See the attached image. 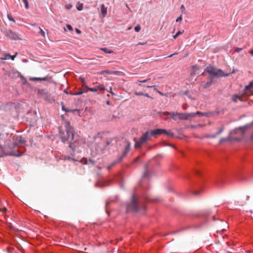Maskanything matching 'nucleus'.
Returning a JSON list of instances; mask_svg holds the SVG:
<instances>
[{
    "mask_svg": "<svg viewBox=\"0 0 253 253\" xmlns=\"http://www.w3.org/2000/svg\"><path fill=\"white\" fill-rule=\"evenodd\" d=\"M64 126L66 129V133L61 132V131H60L62 141L64 142L69 141L70 142V148L72 149H74L76 146V145L72 142L75 137L74 128L70 125L68 121H65L64 122Z\"/></svg>",
    "mask_w": 253,
    "mask_h": 253,
    "instance_id": "f257e3e1",
    "label": "nucleus"
},
{
    "mask_svg": "<svg viewBox=\"0 0 253 253\" xmlns=\"http://www.w3.org/2000/svg\"><path fill=\"white\" fill-rule=\"evenodd\" d=\"M145 210V207L134 196H132L130 201L126 204V212H140Z\"/></svg>",
    "mask_w": 253,
    "mask_h": 253,
    "instance_id": "f03ea898",
    "label": "nucleus"
},
{
    "mask_svg": "<svg viewBox=\"0 0 253 253\" xmlns=\"http://www.w3.org/2000/svg\"><path fill=\"white\" fill-rule=\"evenodd\" d=\"M206 113L197 111L196 113H180L177 112H171V118L174 121L190 120L191 118L195 117L196 115L204 116Z\"/></svg>",
    "mask_w": 253,
    "mask_h": 253,
    "instance_id": "7ed1b4c3",
    "label": "nucleus"
},
{
    "mask_svg": "<svg viewBox=\"0 0 253 253\" xmlns=\"http://www.w3.org/2000/svg\"><path fill=\"white\" fill-rule=\"evenodd\" d=\"M205 72L208 73L213 77H219L226 76L228 75L224 74L223 71L221 69H217L211 66H208L205 70Z\"/></svg>",
    "mask_w": 253,
    "mask_h": 253,
    "instance_id": "20e7f679",
    "label": "nucleus"
},
{
    "mask_svg": "<svg viewBox=\"0 0 253 253\" xmlns=\"http://www.w3.org/2000/svg\"><path fill=\"white\" fill-rule=\"evenodd\" d=\"M6 155L20 157L22 155V154L19 153L18 150L8 152L6 150V147L4 148L1 145H0V157H2Z\"/></svg>",
    "mask_w": 253,
    "mask_h": 253,
    "instance_id": "39448f33",
    "label": "nucleus"
},
{
    "mask_svg": "<svg viewBox=\"0 0 253 253\" xmlns=\"http://www.w3.org/2000/svg\"><path fill=\"white\" fill-rule=\"evenodd\" d=\"M4 34L6 37L12 40H20L19 35L15 32L11 30H8L4 32Z\"/></svg>",
    "mask_w": 253,
    "mask_h": 253,
    "instance_id": "423d86ee",
    "label": "nucleus"
},
{
    "mask_svg": "<svg viewBox=\"0 0 253 253\" xmlns=\"http://www.w3.org/2000/svg\"><path fill=\"white\" fill-rule=\"evenodd\" d=\"M38 93L40 95L44 100L47 101L50 100V95L43 89H39Z\"/></svg>",
    "mask_w": 253,
    "mask_h": 253,
    "instance_id": "0eeeda50",
    "label": "nucleus"
},
{
    "mask_svg": "<svg viewBox=\"0 0 253 253\" xmlns=\"http://www.w3.org/2000/svg\"><path fill=\"white\" fill-rule=\"evenodd\" d=\"M253 87V82H251L250 84L245 87L244 90V94L246 95L249 96L253 94L252 88Z\"/></svg>",
    "mask_w": 253,
    "mask_h": 253,
    "instance_id": "6e6552de",
    "label": "nucleus"
},
{
    "mask_svg": "<svg viewBox=\"0 0 253 253\" xmlns=\"http://www.w3.org/2000/svg\"><path fill=\"white\" fill-rule=\"evenodd\" d=\"M25 143V139L21 136H17L15 138V141L12 144V147H15L20 144H24Z\"/></svg>",
    "mask_w": 253,
    "mask_h": 253,
    "instance_id": "1a4fd4ad",
    "label": "nucleus"
},
{
    "mask_svg": "<svg viewBox=\"0 0 253 253\" xmlns=\"http://www.w3.org/2000/svg\"><path fill=\"white\" fill-rule=\"evenodd\" d=\"M223 130H224V127H222L215 134H212V135H210V134L205 135L203 136L202 137H201V139L204 138H214L216 137V136L217 135L220 134L223 131Z\"/></svg>",
    "mask_w": 253,
    "mask_h": 253,
    "instance_id": "9d476101",
    "label": "nucleus"
},
{
    "mask_svg": "<svg viewBox=\"0 0 253 253\" xmlns=\"http://www.w3.org/2000/svg\"><path fill=\"white\" fill-rule=\"evenodd\" d=\"M152 134L150 131H146L140 138L141 142L145 143L147 140L150 139Z\"/></svg>",
    "mask_w": 253,
    "mask_h": 253,
    "instance_id": "9b49d317",
    "label": "nucleus"
},
{
    "mask_svg": "<svg viewBox=\"0 0 253 253\" xmlns=\"http://www.w3.org/2000/svg\"><path fill=\"white\" fill-rule=\"evenodd\" d=\"M109 141H107V142H103L102 143H101L99 144V146H98L97 151L98 152H101L107 146L109 145Z\"/></svg>",
    "mask_w": 253,
    "mask_h": 253,
    "instance_id": "f8f14e48",
    "label": "nucleus"
},
{
    "mask_svg": "<svg viewBox=\"0 0 253 253\" xmlns=\"http://www.w3.org/2000/svg\"><path fill=\"white\" fill-rule=\"evenodd\" d=\"M150 132L152 136H153L164 133V132H166V130L164 129H156L151 130Z\"/></svg>",
    "mask_w": 253,
    "mask_h": 253,
    "instance_id": "ddd939ff",
    "label": "nucleus"
},
{
    "mask_svg": "<svg viewBox=\"0 0 253 253\" xmlns=\"http://www.w3.org/2000/svg\"><path fill=\"white\" fill-rule=\"evenodd\" d=\"M199 67L197 65H194L191 67V71L190 73L191 76H195L197 73V72L199 70Z\"/></svg>",
    "mask_w": 253,
    "mask_h": 253,
    "instance_id": "4468645a",
    "label": "nucleus"
},
{
    "mask_svg": "<svg viewBox=\"0 0 253 253\" xmlns=\"http://www.w3.org/2000/svg\"><path fill=\"white\" fill-rule=\"evenodd\" d=\"M100 12L102 15V17L104 18L107 14V7H105L103 4L101 5Z\"/></svg>",
    "mask_w": 253,
    "mask_h": 253,
    "instance_id": "2eb2a0df",
    "label": "nucleus"
},
{
    "mask_svg": "<svg viewBox=\"0 0 253 253\" xmlns=\"http://www.w3.org/2000/svg\"><path fill=\"white\" fill-rule=\"evenodd\" d=\"M130 144L128 142L127 143V145L126 146L125 150L123 152L122 156L120 158V161H121L122 159H123V158L127 154V153L129 152V151L130 150Z\"/></svg>",
    "mask_w": 253,
    "mask_h": 253,
    "instance_id": "dca6fc26",
    "label": "nucleus"
},
{
    "mask_svg": "<svg viewBox=\"0 0 253 253\" xmlns=\"http://www.w3.org/2000/svg\"><path fill=\"white\" fill-rule=\"evenodd\" d=\"M49 78L48 77H45L44 78H37V77H33L30 78V80L32 81H45L48 80Z\"/></svg>",
    "mask_w": 253,
    "mask_h": 253,
    "instance_id": "f3484780",
    "label": "nucleus"
},
{
    "mask_svg": "<svg viewBox=\"0 0 253 253\" xmlns=\"http://www.w3.org/2000/svg\"><path fill=\"white\" fill-rule=\"evenodd\" d=\"M232 133V132H230V133H229V135L226 137V138H222L220 139L219 140V142L220 143H222L224 141H232L233 140V139H232L231 137H230V134ZM234 140H238L239 139H237V138H234Z\"/></svg>",
    "mask_w": 253,
    "mask_h": 253,
    "instance_id": "a211bd4d",
    "label": "nucleus"
},
{
    "mask_svg": "<svg viewBox=\"0 0 253 253\" xmlns=\"http://www.w3.org/2000/svg\"><path fill=\"white\" fill-rule=\"evenodd\" d=\"M232 100L234 102H236L238 100H240L241 101H243L242 96L241 95H239L238 94H234L233 96L232 97Z\"/></svg>",
    "mask_w": 253,
    "mask_h": 253,
    "instance_id": "6ab92c4d",
    "label": "nucleus"
},
{
    "mask_svg": "<svg viewBox=\"0 0 253 253\" xmlns=\"http://www.w3.org/2000/svg\"><path fill=\"white\" fill-rule=\"evenodd\" d=\"M212 83V80H211L210 81L207 82H202L201 84V86L203 87V88H206L209 87L211 86Z\"/></svg>",
    "mask_w": 253,
    "mask_h": 253,
    "instance_id": "aec40b11",
    "label": "nucleus"
},
{
    "mask_svg": "<svg viewBox=\"0 0 253 253\" xmlns=\"http://www.w3.org/2000/svg\"><path fill=\"white\" fill-rule=\"evenodd\" d=\"M143 143V142H141V140L140 139L139 141H136L135 143L134 147L135 148H139L140 147L141 145Z\"/></svg>",
    "mask_w": 253,
    "mask_h": 253,
    "instance_id": "412c9836",
    "label": "nucleus"
},
{
    "mask_svg": "<svg viewBox=\"0 0 253 253\" xmlns=\"http://www.w3.org/2000/svg\"><path fill=\"white\" fill-rule=\"evenodd\" d=\"M100 49L106 53H112L113 52V51L110 50L106 47L101 48H100Z\"/></svg>",
    "mask_w": 253,
    "mask_h": 253,
    "instance_id": "4be33fe9",
    "label": "nucleus"
},
{
    "mask_svg": "<svg viewBox=\"0 0 253 253\" xmlns=\"http://www.w3.org/2000/svg\"><path fill=\"white\" fill-rule=\"evenodd\" d=\"M96 88H97V90H104L105 89V86L103 84H100L96 86Z\"/></svg>",
    "mask_w": 253,
    "mask_h": 253,
    "instance_id": "5701e85b",
    "label": "nucleus"
},
{
    "mask_svg": "<svg viewBox=\"0 0 253 253\" xmlns=\"http://www.w3.org/2000/svg\"><path fill=\"white\" fill-rule=\"evenodd\" d=\"M112 71H110L108 70H103L100 72L101 75H103L104 74L106 73L107 74H111Z\"/></svg>",
    "mask_w": 253,
    "mask_h": 253,
    "instance_id": "b1692460",
    "label": "nucleus"
},
{
    "mask_svg": "<svg viewBox=\"0 0 253 253\" xmlns=\"http://www.w3.org/2000/svg\"><path fill=\"white\" fill-rule=\"evenodd\" d=\"M62 110L65 111H66V112H73V111H75L77 110V109H75L74 110H67V109L65 108L64 105H62Z\"/></svg>",
    "mask_w": 253,
    "mask_h": 253,
    "instance_id": "393cba45",
    "label": "nucleus"
},
{
    "mask_svg": "<svg viewBox=\"0 0 253 253\" xmlns=\"http://www.w3.org/2000/svg\"><path fill=\"white\" fill-rule=\"evenodd\" d=\"M78 137V135H76V136L75 135V137H74L73 140L72 141V142H73V143L75 144V145H76V146L74 148V149H72L73 150H74L76 148V147H77V146H78V144H76V143H77L76 141H77V139L76 138V137Z\"/></svg>",
    "mask_w": 253,
    "mask_h": 253,
    "instance_id": "a878e982",
    "label": "nucleus"
},
{
    "mask_svg": "<svg viewBox=\"0 0 253 253\" xmlns=\"http://www.w3.org/2000/svg\"><path fill=\"white\" fill-rule=\"evenodd\" d=\"M23 1L25 4V8L26 9H28L29 8L28 0H23Z\"/></svg>",
    "mask_w": 253,
    "mask_h": 253,
    "instance_id": "bb28decb",
    "label": "nucleus"
},
{
    "mask_svg": "<svg viewBox=\"0 0 253 253\" xmlns=\"http://www.w3.org/2000/svg\"><path fill=\"white\" fill-rule=\"evenodd\" d=\"M84 92H85V91H79L76 92L72 94L73 95H79L82 94Z\"/></svg>",
    "mask_w": 253,
    "mask_h": 253,
    "instance_id": "cd10ccee",
    "label": "nucleus"
},
{
    "mask_svg": "<svg viewBox=\"0 0 253 253\" xmlns=\"http://www.w3.org/2000/svg\"><path fill=\"white\" fill-rule=\"evenodd\" d=\"M141 29V27L139 25H137L134 28L135 31L136 32H139Z\"/></svg>",
    "mask_w": 253,
    "mask_h": 253,
    "instance_id": "c85d7f7f",
    "label": "nucleus"
},
{
    "mask_svg": "<svg viewBox=\"0 0 253 253\" xmlns=\"http://www.w3.org/2000/svg\"><path fill=\"white\" fill-rule=\"evenodd\" d=\"M165 134H167L169 137H173L174 136L173 133L169 132L166 130V132H164Z\"/></svg>",
    "mask_w": 253,
    "mask_h": 253,
    "instance_id": "c756f323",
    "label": "nucleus"
},
{
    "mask_svg": "<svg viewBox=\"0 0 253 253\" xmlns=\"http://www.w3.org/2000/svg\"><path fill=\"white\" fill-rule=\"evenodd\" d=\"M88 90H90L91 92H96L97 91V88L95 87L94 88H90V87H87Z\"/></svg>",
    "mask_w": 253,
    "mask_h": 253,
    "instance_id": "7c9ffc66",
    "label": "nucleus"
},
{
    "mask_svg": "<svg viewBox=\"0 0 253 253\" xmlns=\"http://www.w3.org/2000/svg\"><path fill=\"white\" fill-rule=\"evenodd\" d=\"M77 8L79 11L82 10L83 8V4H80L77 7Z\"/></svg>",
    "mask_w": 253,
    "mask_h": 253,
    "instance_id": "2f4dec72",
    "label": "nucleus"
},
{
    "mask_svg": "<svg viewBox=\"0 0 253 253\" xmlns=\"http://www.w3.org/2000/svg\"><path fill=\"white\" fill-rule=\"evenodd\" d=\"M39 29L40 30V34H41L43 37H45V32L40 27H39Z\"/></svg>",
    "mask_w": 253,
    "mask_h": 253,
    "instance_id": "473e14b6",
    "label": "nucleus"
},
{
    "mask_svg": "<svg viewBox=\"0 0 253 253\" xmlns=\"http://www.w3.org/2000/svg\"><path fill=\"white\" fill-rule=\"evenodd\" d=\"M121 73V72L120 71H112L111 74H114V75H118Z\"/></svg>",
    "mask_w": 253,
    "mask_h": 253,
    "instance_id": "72a5a7b5",
    "label": "nucleus"
},
{
    "mask_svg": "<svg viewBox=\"0 0 253 253\" xmlns=\"http://www.w3.org/2000/svg\"><path fill=\"white\" fill-rule=\"evenodd\" d=\"M161 113L162 114H163L164 115L170 116V117H171V113H169V112H162Z\"/></svg>",
    "mask_w": 253,
    "mask_h": 253,
    "instance_id": "f704fd0d",
    "label": "nucleus"
},
{
    "mask_svg": "<svg viewBox=\"0 0 253 253\" xmlns=\"http://www.w3.org/2000/svg\"><path fill=\"white\" fill-rule=\"evenodd\" d=\"M134 94L136 95H138V96H142V95H144V93L142 92H134Z\"/></svg>",
    "mask_w": 253,
    "mask_h": 253,
    "instance_id": "c9c22d12",
    "label": "nucleus"
},
{
    "mask_svg": "<svg viewBox=\"0 0 253 253\" xmlns=\"http://www.w3.org/2000/svg\"><path fill=\"white\" fill-rule=\"evenodd\" d=\"M10 57V58H11V59L12 60H14L15 57H16V55H9V54H7V55H6V57Z\"/></svg>",
    "mask_w": 253,
    "mask_h": 253,
    "instance_id": "e433bc0d",
    "label": "nucleus"
},
{
    "mask_svg": "<svg viewBox=\"0 0 253 253\" xmlns=\"http://www.w3.org/2000/svg\"><path fill=\"white\" fill-rule=\"evenodd\" d=\"M242 49H243V48H242L237 47L235 49L234 51L236 52H239L241 51L242 50Z\"/></svg>",
    "mask_w": 253,
    "mask_h": 253,
    "instance_id": "4c0bfd02",
    "label": "nucleus"
},
{
    "mask_svg": "<svg viewBox=\"0 0 253 253\" xmlns=\"http://www.w3.org/2000/svg\"><path fill=\"white\" fill-rule=\"evenodd\" d=\"M238 129L242 131V133H243L246 130V127H240Z\"/></svg>",
    "mask_w": 253,
    "mask_h": 253,
    "instance_id": "58836bf2",
    "label": "nucleus"
},
{
    "mask_svg": "<svg viewBox=\"0 0 253 253\" xmlns=\"http://www.w3.org/2000/svg\"><path fill=\"white\" fill-rule=\"evenodd\" d=\"M67 28L71 31H72L73 30V29L71 25L68 24L67 25Z\"/></svg>",
    "mask_w": 253,
    "mask_h": 253,
    "instance_id": "ea45409f",
    "label": "nucleus"
},
{
    "mask_svg": "<svg viewBox=\"0 0 253 253\" xmlns=\"http://www.w3.org/2000/svg\"><path fill=\"white\" fill-rule=\"evenodd\" d=\"M7 17H8V19L10 21H12L15 22V20H14V19L11 16H10L8 14Z\"/></svg>",
    "mask_w": 253,
    "mask_h": 253,
    "instance_id": "a19ab883",
    "label": "nucleus"
},
{
    "mask_svg": "<svg viewBox=\"0 0 253 253\" xmlns=\"http://www.w3.org/2000/svg\"><path fill=\"white\" fill-rule=\"evenodd\" d=\"M148 175V171L147 170H146L145 172L143 173V177H147Z\"/></svg>",
    "mask_w": 253,
    "mask_h": 253,
    "instance_id": "79ce46f5",
    "label": "nucleus"
},
{
    "mask_svg": "<svg viewBox=\"0 0 253 253\" xmlns=\"http://www.w3.org/2000/svg\"><path fill=\"white\" fill-rule=\"evenodd\" d=\"M182 20V16H180L179 17H178L176 19V22H179V21H181Z\"/></svg>",
    "mask_w": 253,
    "mask_h": 253,
    "instance_id": "37998d69",
    "label": "nucleus"
},
{
    "mask_svg": "<svg viewBox=\"0 0 253 253\" xmlns=\"http://www.w3.org/2000/svg\"><path fill=\"white\" fill-rule=\"evenodd\" d=\"M89 163H91V164H93V165L94 164L93 161L92 160H91V159H89V160H88V161H86V164H89Z\"/></svg>",
    "mask_w": 253,
    "mask_h": 253,
    "instance_id": "c03bdc74",
    "label": "nucleus"
},
{
    "mask_svg": "<svg viewBox=\"0 0 253 253\" xmlns=\"http://www.w3.org/2000/svg\"><path fill=\"white\" fill-rule=\"evenodd\" d=\"M184 32V30H182V31H179L176 33V36H179L180 35H181Z\"/></svg>",
    "mask_w": 253,
    "mask_h": 253,
    "instance_id": "a18cd8bd",
    "label": "nucleus"
},
{
    "mask_svg": "<svg viewBox=\"0 0 253 253\" xmlns=\"http://www.w3.org/2000/svg\"><path fill=\"white\" fill-rule=\"evenodd\" d=\"M0 211L2 212H5L7 211V209L6 208H3V209H0Z\"/></svg>",
    "mask_w": 253,
    "mask_h": 253,
    "instance_id": "49530a36",
    "label": "nucleus"
},
{
    "mask_svg": "<svg viewBox=\"0 0 253 253\" xmlns=\"http://www.w3.org/2000/svg\"><path fill=\"white\" fill-rule=\"evenodd\" d=\"M72 7V5H71V4H69V5H66V8L68 9H70L71 7Z\"/></svg>",
    "mask_w": 253,
    "mask_h": 253,
    "instance_id": "de8ad7c7",
    "label": "nucleus"
},
{
    "mask_svg": "<svg viewBox=\"0 0 253 253\" xmlns=\"http://www.w3.org/2000/svg\"><path fill=\"white\" fill-rule=\"evenodd\" d=\"M149 80H150V79H149ZM148 80V79L143 80V81H138V83H146Z\"/></svg>",
    "mask_w": 253,
    "mask_h": 253,
    "instance_id": "09e8293b",
    "label": "nucleus"
},
{
    "mask_svg": "<svg viewBox=\"0 0 253 253\" xmlns=\"http://www.w3.org/2000/svg\"><path fill=\"white\" fill-rule=\"evenodd\" d=\"M80 79L82 83H84L85 82V80L84 78L80 77Z\"/></svg>",
    "mask_w": 253,
    "mask_h": 253,
    "instance_id": "8fccbe9b",
    "label": "nucleus"
},
{
    "mask_svg": "<svg viewBox=\"0 0 253 253\" xmlns=\"http://www.w3.org/2000/svg\"><path fill=\"white\" fill-rule=\"evenodd\" d=\"M177 53H173V54H170V55L168 56L167 57L168 58H170L171 57H172L173 55H175V54H177Z\"/></svg>",
    "mask_w": 253,
    "mask_h": 253,
    "instance_id": "3c124183",
    "label": "nucleus"
},
{
    "mask_svg": "<svg viewBox=\"0 0 253 253\" xmlns=\"http://www.w3.org/2000/svg\"><path fill=\"white\" fill-rule=\"evenodd\" d=\"M146 87L147 88H155V85H147V86H146Z\"/></svg>",
    "mask_w": 253,
    "mask_h": 253,
    "instance_id": "603ef678",
    "label": "nucleus"
},
{
    "mask_svg": "<svg viewBox=\"0 0 253 253\" xmlns=\"http://www.w3.org/2000/svg\"><path fill=\"white\" fill-rule=\"evenodd\" d=\"M109 92H110L112 95H115V94L111 90V88L110 89V90L108 91Z\"/></svg>",
    "mask_w": 253,
    "mask_h": 253,
    "instance_id": "864d4df0",
    "label": "nucleus"
},
{
    "mask_svg": "<svg viewBox=\"0 0 253 253\" xmlns=\"http://www.w3.org/2000/svg\"><path fill=\"white\" fill-rule=\"evenodd\" d=\"M190 127L192 128H197V126L192 125L190 126Z\"/></svg>",
    "mask_w": 253,
    "mask_h": 253,
    "instance_id": "5fc2aeb1",
    "label": "nucleus"
},
{
    "mask_svg": "<svg viewBox=\"0 0 253 253\" xmlns=\"http://www.w3.org/2000/svg\"><path fill=\"white\" fill-rule=\"evenodd\" d=\"M180 8H181V9L182 10H185V7H184V6L183 5H182L181 6Z\"/></svg>",
    "mask_w": 253,
    "mask_h": 253,
    "instance_id": "6e6d98bb",
    "label": "nucleus"
},
{
    "mask_svg": "<svg viewBox=\"0 0 253 253\" xmlns=\"http://www.w3.org/2000/svg\"><path fill=\"white\" fill-rule=\"evenodd\" d=\"M199 191H195V192H194V195H198V194H199Z\"/></svg>",
    "mask_w": 253,
    "mask_h": 253,
    "instance_id": "4d7b16f0",
    "label": "nucleus"
},
{
    "mask_svg": "<svg viewBox=\"0 0 253 253\" xmlns=\"http://www.w3.org/2000/svg\"><path fill=\"white\" fill-rule=\"evenodd\" d=\"M143 96H146L147 97H150V96H149L148 94H145V93H144Z\"/></svg>",
    "mask_w": 253,
    "mask_h": 253,
    "instance_id": "13d9d810",
    "label": "nucleus"
},
{
    "mask_svg": "<svg viewBox=\"0 0 253 253\" xmlns=\"http://www.w3.org/2000/svg\"><path fill=\"white\" fill-rule=\"evenodd\" d=\"M76 32L79 34H80L81 33V31L78 29H76Z\"/></svg>",
    "mask_w": 253,
    "mask_h": 253,
    "instance_id": "bf43d9fd",
    "label": "nucleus"
},
{
    "mask_svg": "<svg viewBox=\"0 0 253 253\" xmlns=\"http://www.w3.org/2000/svg\"><path fill=\"white\" fill-rule=\"evenodd\" d=\"M178 37V36H176V34H175V35H173V38L174 39H176V38Z\"/></svg>",
    "mask_w": 253,
    "mask_h": 253,
    "instance_id": "052dcab7",
    "label": "nucleus"
},
{
    "mask_svg": "<svg viewBox=\"0 0 253 253\" xmlns=\"http://www.w3.org/2000/svg\"><path fill=\"white\" fill-rule=\"evenodd\" d=\"M64 92H65V93H66V94H69V93H70L69 92H68L67 91V90H64Z\"/></svg>",
    "mask_w": 253,
    "mask_h": 253,
    "instance_id": "680f3d73",
    "label": "nucleus"
},
{
    "mask_svg": "<svg viewBox=\"0 0 253 253\" xmlns=\"http://www.w3.org/2000/svg\"><path fill=\"white\" fill-rule=\"evenodd\" d=\"M183 108L184 109H185H185H187V106H185V105H183Z\"/></svg>",
    "mask_w": 253,
    "mask_h": 253,
    "instance_id": "e2e57ef3",
    "label": "nucleus"
},
{
    "mask_svg": "<svg viewBox=\"0 0 253 253\" xmlns=\"http://www.w3.org/2000/svg\"><path fill=\"white\" fill-rule=\"evenodd\" d=\"M238 131V129H235V130H234L233 131L235 133H237Z\"/></svg>",
    "mask_w": 253,
    "mask_h": 253,
    "instance_id": "0e129e2a",
    "label": "nucleus"
},
{
    "mask_svg": "<svg viewBox=\"0 0 253 253\" xmlns=\"http://www.w3.org/2000/svg\"><path fill=\"white\" fill-rule=\"evenodd\" d=\"M126 7L130 10L131 11V9L129 8V7H128V5L126 4Z\"/></svg>",
    "mask_w": 253,
    "mask_h": 253,
    "instance_id": "69168bd1",
    "label": "nucleus"
},
{
    "mask_svg": "<svg viewBox=\"0 0 253 253\" xmlns=\"http://www.w3.org/2000/svg\"><path fill=\"white\" fill-rule=\"evenodd\" d=\"M106 104H108V105H109L110 104V101H106Z\"/></svg>",
    "mask_w": 253,
    "mask_h": 253,
    "instance_id": "338daca9",
    "label": "nucleus"
},
{
    "mask_svg": "<svg viewBox=\"0 0 253 253\" xmlns=\"http://www.w3.org/2000/svg\"><path fill=\"white\" fill-rule=\"evenodd\" d=\"M251 54H252V55H253V51H252L251 52Z\"/></svg>",
    "mask_w": 253,
    "mask_h": 253,
    "instance_id": "774afa93",
    "label": "nucleus"
}]
</instances>
